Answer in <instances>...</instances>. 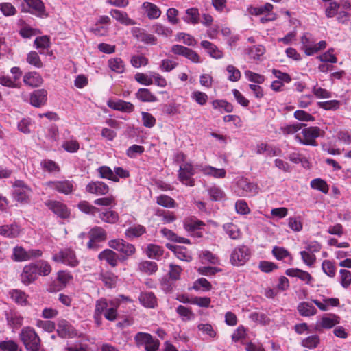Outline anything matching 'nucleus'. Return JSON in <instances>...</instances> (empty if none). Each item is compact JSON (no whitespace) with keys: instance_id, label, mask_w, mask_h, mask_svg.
I'll use <instances>...</instances> for the list:
<instances>
[{"instance_id":"nucleus-1","label":"nucleus","mask_w":351,"mask_h":351,"mask_svg":"<svg viewBox=\"0 0 351 351\" xmlns=\"http://www.w3.org/2000/svg\"><path fill=\"white\" fill-rule=\"evenodd\" d=\"M12 197L21 205H27L31 202L33 191L24 181L16 180L12 183Z\"/></svg>"},{"instance_id":"nucleus-2","label":"nucleus","mask_w":351,"mask_h":351,"mask_svg":"<svg viewBox=\"0 0 351 351\" xmlns=\"http://www.w3.org/2000/svg\"><path fill=\"white\" fill-rule=\"evenodd\" d=\"M324 131L317 126L302 129L301 133L295 135V139L302 145L317 146L316 139L324 135Z\"/></svg>"},{"instance_id":"nucleus-3","label":"nucleus","mask_w":351,"mask_h":351,"mask_svg":"<svg viewBox=\"0 0 351 351\" xmlns=\"http://www.w3.org/2000/svg\"><path fill=\"white\" fill-rule=\"evenodd\" d=\"M20 339L28 351H45L40 347V340L34 329L27 326L21 330Z\"/></svg>"},{"instance_id":"nucleus-4","label":"nucleus","mask_w":351,"mask_h":351,"mask_svg":"<svg viewBox=\"0 0 351 351\" xmlns=\"http://www.w3.org/2000/svg\"><path fill=\"white\" fill-rule=\"evenodd\" d=\"M42 254L43 252L38 249L26 250L21 246H16L13 248L12 259L16 262H23L40 257Z\"/></svg>"},{"instance_id":"nucleus-5","label":"nucleus","mask_w":351,"mask_h":351,"mask_svg":"<svg viewBox=\"0 0 351 351\" xmlns=\"http://www.w3.org/2000/svg\"><path fill=\"white\" fill-rule=\"evenodd\" d=\"M258 185L246 178H242L237 181L235 193L239 196L252 197L258 194Z\"/></svg>"},{"instance_id":"nucleus-6","label":"nucleus","mask_w":351,"mask_h":351,"mask_svg":"<svg viewBox=\"0 0 351 351\" xmlns=\"http://www.w3.org/2000/svg\"><path fill=\"white\" fill-rule=\"evenodd\" d=\"M250 258V249L246 245H238L232 250L230 261L232 265L239 267L245 265Z\"/></svg>"},{"instance_id":"nucleus-7","label":"nucleus","mask_w":351,"mask_h":351,"mask_svg":"<svg viewBox=\"0 0 351 351\" xmlns=\"http://www.w3.org/2000/svg\"><path fill=\"white\" fill-rule=\"evenodd\" d=\"M136 343L138 346H143L146 351H157L160 342L150 334L139 332L134 336Z\"/></svg>"},{"instance_id":"nucleus-8","label":"nucleus","mask_w":351,"mask_h":351,"mask_svg":"<svg viewBox=\"0 0 351 351\" xmlns=\"http://www.w3.org/2000/svg\"><path fill=\"white\" fill-rule=\"evenodd\" d=\"M97 301H103L106 303V306L104 311L103 315L107 320L113 322L117 319V310L121 304V300L119 298H113L108 300L106 298H102Z\"/></svg>"},{"instance_id":"nucleus-9","label":"nucleus","mask_w":351,"mask_h":351,"mask_svg":"<svg viewBox=\"0 0 351 351\" xmlns=\"http://www.w3.org/2000/svg\"><path fill=\"white\" fill-rule=\"evenodd\" d=\"M53 260L72 267L77 266L80 263L76 257L75 252L71 249H64L55 254Z\"/></svg>"},{"instance_id":"nucleus-10","label":"nucleus","mask_w":351,"mask_h":351,"mask_svg":"<svg viewBox=\"0 0 351 351\" xmlns=\"http://www.w3.org/2000/svg\"><path fill=\"white\" fill-rule=\"evenodd\" d=\"M340 318L335 314H327L317 319L314 326V330L321 332L324 329L332 328L339 324Z\"/></svg>"},{"instance_id":"nucleus-11","label":"nucleus","mask_w":351,"mask_h":351,"mask_svg":"<svg viewBox=\"0 0 351 351\" xmlns=\"http://www.w3.org/2000/svg\"><path fill=\"white\" fill-rule=\"evenodd\" d=\"M45 185L64 195L71 194L75 189L74 182L69 180L49 181Z\"/></svg>"},{"instance_id":"nucleus-12","label":"nucleus","mask_w":351,"mask_h":351,"mask_svg":"<svg viewBox=\"0 0 351 351\" xmlns=\"http://www.w3.org/2000/svg\"><path fill=\"white\" fill-rule=\"evenodd\" d=\"M195 173V170L191 163H184L180 166L178 178L183 184L193 186H194L195 180L193 176Z\"/></svg>"},{"instance_id":"nucleus-13","label":"nucleus","mask_w":351,"mask_h":351,"mask_svg":"<svg viewBox=\"0 0 351 351\" xmlns=\"http://www.w3.org/2000/svg\"><path fill=\"white\" fill-rule=\"evenodd\" d=\"M45 205L56 215L61 219H67L70 216V210L64 203L56 200H47Z\"/></svg>"},{"instance_id":"nucleus-14","label":"nucleus","mask_w":351,"mask_h":351,"mask_svg":"<svg viewBox=\"0 0 351 351\" xmlns=\"http://www.w3.org/2000/svg\"><path fill=\"white\" fill-rule=\"evenodd\" d=\"M110 247L116 250L121 254L129 256L134 254L135 247L132 244L128 243L123 239H113L108 242Z\"/></svg>"},{"instance_id":"nucleus-15","label":"nucleus","mask_w":351,"mask_h":351,"mask_svg":"<svg viewBox=\"0 0 351 351\" xmlns=\"http://www.w3.org/2000/svg\"><path fill=\"white\" fill-rule=\"evenodd\" d=\"M38 278L37 266L34 263L25 265L21 274V281L25 285L34 282Z\"/></svg>"},{"instance_id":"nucleus-16","label":"nucleus","mask_w":351,"mask_h":351,"mask_svg":"<svg viewBox=\"0 0 351 351\" xmlns=\"http://www.w3.org/2000/svg\"><path fill=\"white\" fill-rule=\"evenodd\" d=\"M183 224L184 229L187 232L193 233V234L197 237H202V234L198 231L202 230L205 226L203 221L197 219L195 217H190L184 220Z\"/></svg>"},{"instance_id":"nucleus-17","label":"nucleus","mask_w":351,"mask_h":351,"mask_svg":"<svg viewBox=\"0 0 351 351\" xmlns=\"http://www.w3.org/2000/svg\"><path fill=\"white\" fill-rule=\"evenodd\" d=\"M110 24V19L108 16H101L90 31L96 36H105L108 32Z\"/></svg>"},{"instance_id":"nucleus-18","label":"nucleus","mask_w":351,"mask_h":351,"mask_svg":"<svg viewBox=\"0 0 351 351\" xmlns=\"http://www.w3.org/2000/svg\"><path fill=\"white\" fill-rule=\"evenodd\" d=\"M29 7V12L38 17H46L47 14L41 0H24Z\"/></svg>"},{"instance_id":"nucleus-19","label":"nucleus","mask_w":351,"mask_h":351,"mask_svg":"<svg viewBox=\"0 0 351 351\" xmlns=\"http://www.w3.org/2000/svg\"><path fill=\"white\" fill-rule=\"evenodd\" d=\"M90 240L88 243V247L91 249L94 247L95 242H101L106 239V232L101 227H95L92 228L89 233Z\"/></svg>"},{"instance_id":"nucleus-20","label":"nucleus","mask_w":351,"mask_h":351,"mask_svg":"<svg viewBox=\"0 0 351 351\" xmlns=\"http://www.w3.org/2000/svg\"><path fill=\"white\" fill-rule=\"evenodd\" d=\"M86 190L88 193L97 195H104L108 193V186L103 182H90L86 185Z\"/></svg>"},{"instance_id":"nucleus-21","label":"nucleus","mask_w":351,"mask_h":351,"mask_svg":"<svg viewBox=\"0 0 351 351\" xmlns=\"http://www.w3.org/2000/svg\"><path fill=\"white\" fill-rule=\"evenodd\" d=\"M47 92L45 89L34 90L30 95V104L34 107L39 108L46 104Z\"/></svg>"},{"instance_id":"nucleus-22","label":"nucleus","mask_w":351,"mask_h":351,"mask_svg":"<svg viewBox=\"0 0 351 351\" xmlns=\"http://www.w3.org/2000/svg\"><path fill=\"white\" fill-rule=\"evenodd\" d=\"M72 279V276L68 272L60 271L58 273L57 280L60 285H57L56 282L50 285L48 290L50 292H55L60 290Z\"/></svg>"},{"instance_id":"nucleus-23","label":"nucleus","mask_w":351,"mask_h":351,"mask_svg":"<svg viewBox=\"0 0 351 351\" xmlns=\"http://www.w3.org/2000/svg\"><path fill=\"white\" fill-rule=\"evenodd\" d=\"M197 169L206 176H210L215 178H223L226 177V171L224 169H217L211 166L197 165Z\"/></svg>"},{"instance_id":"nucleus-24","label":"nucleus","mask_w":351,"mask_h":351,"mask_svg":"<svg viewBox=\"0 0 351 351\" xmlns=\"http://www.w3.org/2000/svg\"><path fill=\"white\" fill-rule=\"evenodd\" d=\"M21 229L16 223L0 226V235L4 237L14 239L20 234Z\"/></svg>"},{"instance_id":"nucleus-25","label":"nucleus","mask_w":351,"mask_h":351,"mask_svg":"<svg viewBox=\"0 0 351 351\" xmlns=\"http://www.w3.org/2000/svg\"><path fill=\"white\" fill-rule=\"evenodd\" d=\"M57 332L61 337H71L75 335V329L66 320L62 319L58 324Z\"/></svg>"},{"instance_id":"nucleus-26","label":"nucleus","mask_w":351,"mask_h":351,"mask_svg":"<svg viewBox=\"0 0 351 351\" xmlns=\"http://www.w3.org/2000/svg\"><path fill=\"white\" fill-rule=\"evenodd\" d=\"M139 301L146 308H154L157 305V299L154 293L149 291L141 292Z\"/></svg>"},{"instance_id":"nucleus-27","label":"nucleus","mask_w":351,"mask_h":351,"mask_svg":"<svg viewBox=\"0 0 351 351\" xmlns=\"http://www.w3.org/2000/svg\"><path fill=\"white\" fill-rule=\"evenodd\" d=\"M6 319L9 326L18 328L23 324V317L21 315L14 311H10L5 313Z\"/></svg>"},{"instance_id":"nucleus-28","label":"nucleus","mask_w":351,"mask_h":351,"mask_svg":"<svg viewBox=\"0 0 351 351\" xmlns=\"http://www.w3.org/2000/svg\"><path fill=\"white\" fill-rule=\"evenodd\" d=\"M108 105L112 109L123 112H131L134 110V106L132 103L123 100L109 101Z\"/></svg>"},{"instance_id":"nucleus-29","label":"nucleus","mask_w":351,"mask_h":351,"mask_svg":"<svg viewBox=\"0 0 351 351\" xmlns=\"http://www.w3.org/2000/svg\"><path fill=\"white\" fill-rule=\"evenodd\" d=\"M201 46L205 49L207 53L213 58L220 59L223 58V53L218 47L208 40H203L200 43Z\"/></svg>"},{"instance_id":"nucleus-30","label":"nucleus","mask_w":351,"mask_h":351,"mask_svg":"<svg viewBox=\"0 0 351 351\" xmlns=\"http://www.w3.org/2000/svg\"><path fill=\"white\" fill-rule=\"evenodd\" d=\"M111 16L120 23L125 25H133L136 23L131 19H130L126 12L119 10H112L110 12Z\"/></svg>"},{"instance_id":"nucleus-31","label":"nucleus","mask_w":351,"mask_h":351,"mask_svg":"<svg viewBox=\"0 0 351 351\" xmlns=\"http://www.w3.org/2000/svg\"><path fill=\"white\" fill-rule=\"evenodd\" d=\"M136 97L142 102H156L157 97L148 88H141L135 94Z\"/></svg>"},{"instance_id":"nucleus-32","label":"nucleus","mask_w":351,"mask_h":351,"mask_svg":"<svg viewBox=\"0 0 351 351\" xmlns=\"http://www.w3.org/2000/svg\"><path fill=\"white\" fill-rule=\"evenodd\" d=\"M23 82L27 86L37 87L42 84L43 78L36 72H29L24 75Z\"/></svg>"},{"instance_id":"nucleus-33","label":"nucleus","mask_w":351,"mask_h":351,"mask_svg":"<svg viewBox=\"0 0 351 351\" xmlns=\"http://www.w3.org/2000/svg\"><path fill=\"white\" fill-rule=\"evenodd\" d=\"M297 308L300 315L303 317L313 316L317 313L315 307L311 303L306 302H300Z\"/></svg>"},{"instance_id":"nucleus-34","label":"nucleus","mask_w":351,"mask_h":351,"mask_svg":"<svg viewBox=\"0 0 351 351\" xmlns=\"http://www.w3.org/2000/svg\"><path fill=\"white\" fill-rule=\"evenodd\" d=\"M100 260L106 261L109 265L115 267L118 263L117 254L111 250H105L102 251L98 256Z\"/></svg>"},{"instance_id":"nucleus-35","label":"nucleus","mask_w":351,"mask_h":351,"mask_svg":"<svg viewBox=\"0 0 351 351\" xmlns=\"http://www.w3.org/2000/svg\"><path fill=\"white\" fill-rule=\"evenodd\" d=\"M147 17L150 19H156L160 17L161 12L160 9L154 3L145 2L142 5Z\"/></svg>"},{"instance_id":"nucleus-36","label":"nucleus","mask_w":351,"mask_h":351,"mask_svg":"<svg viewBox=\"0 0 351 351\" xmlns=\"http://www.w3.org/2000/svg\"><path fill=\"white\" fill-rule=\"evenodd\" d=\"M10 295L16 304L25 306L27 303V295L26 293L19 289H12L10 291Z\"/></svg>"},{"instance_id":"nucleus-37","label":"nucleus","mask_w":351,"mask_h":351,"mask_svg":"<svg viewBox=\"0 0 351 351\" xmlns=\"http://www.w3.org/2000/svg\"><path fill=\"white\" fill-rule=\"evenodd\" d=\"M223 229L232 239H239L241 233L238 226L232 223H228L223 226Z\"/></svg>"},{"instance_id":"nucleus-38","label":"nucleus","mask_w":351,"mask_h":351,"mask_svg":"<svg viewBox=\"0 0 351 351\" xmlns=\"http://www.w3.org/2000/svg\"><path fill=\"white\" fill-rule=\"evenodd\" d=\"M265 52V49L263 45H257L246 49V53L250 58L259 60Z\"/></svg>"},{"instance_id":"nucleus-39","label":"nucleus","mask_w":351,"mask_h":351,"mask_svg":"<svg viewBox=\"0 0 351 351\" xmlns=\"http://www.w3.org/2000/svg\"><path fill=\"white\" fill-rule=\"evenodd\" d=\"M146 253L148 257L158 260L163 255L164 250L159 245L149 244L147 247Z\"/></svg>"},{"instance_id":"nucleus-40","label":"nucleus","mask_w":351,"mask_h":351,"mask_svg":"<svg viewBox=\"0 0 351 351\" xmlns=\"http://www.w3.org/2000/svg\"><path fill=\"white\" fill-rule=\"evenodd\" d=\"M99 177L104 179H108L113 182H119V178L114 175V171L108 166L99 167L97 169Z\"/></svg>"},{"instance_id":"nucleus-41","label":"nucleus","mask_w":351,"mask_h":351,"mask_svg":"<svg viewBox=\"0 0 351 351\" xmlns=\"http://www.w3.org/2000/svg\"><path fill=\"white\" fill-rule=\"evenodd\" d=\"M109 68L117 73H123L125 71L123 61L120 58H111L108 60Z\"/></svg>"},{"instance_id":"nucleus-42","label":"nucleus","mask_w":351,"mask_h":351,"mask_svg":"<svg viewBox=\"0 0 351 351\" xmlns=\"http://www.w3.org/2000/svg\"><path fill=\"white\" fill-rule=\"evenodd\" d=\"M272 254L274 257L280 261L285 260V258H288L289 263L292 261V256L291 254L282 247L275 246L272 250ZM286 262V261H285Z\"/></svg>"},{"instance_id":"nucleus-43","label":"nucleus","mask_w":351,"mask_h":351,"mask_svg":"<svg viewBox=\"0 0 351 351\" xmlns=\"http://www.w3.org/2000/svg\"><path fill=\"white\" fill-rule=\"evenodd\" d=\"M145 228L142 225H134L129 227L125 230V236L128 238L132 239L134 237H139L145 232Z\"/></svg>"},{"instance_id":"nucleus-44","label":"nucleus","mask_w":351,"mask_h":351,"mask_svg":"<svg viewBox=\"0 0 351 351\" xmlns=\"http://www.w3.org/2000/svg\"><path fill=\"white\" fill-rule=\"evenodd\" d=\"M139 269L142 272L151 275L158 270V265L154 261H145L139 264Z\"/></svg>"},{"instance_id":"nucleus-45","label":"nucleus","mask_w":351,"mask_h":351,"mask_svg":"<svg viewBox=\"0 0 351 351\" xmlns=\"http://www.w3.org/2000/svg\"><path fill=\"white\" fill-rule=\"evenodd\" d=\"M34 44L40 53H44L45 50L47 49L50 46L49 38L47 36L37 37L34 40Z\"/></svg>"},{"instance_id":"nucleus-46","label":"nucleus","mask_w":351,"mask_h":351,"mask_svg":"<svg viewBox=\"0 0 351 351\" xmlns=\"http://www.w3.org/2000/svg\"><path fill=\"white\" fill-rule=\"evenodd\" d=\"M106 306V304L103 301L95 302V308L93 317L97 326H99L101 324V316L103 315Z\"/></svg>"},{"instance_id":"nucleus-47","label":"nucleus","mask_w":351,"mask_h":351,"mask_svg":"<svg viewBox=\"0 0 351 351\" xmlns=\"http://www.w3.org/2000/svg\"><path fill=\"white\" fill-rule=\"evenodd\" d=\"M311 187L313 189L319 191L324 194L328 193L329 186L326 182L321 178H315L311 180Z\"/></svg>"},{"instance_id":"nucleus-48","label":"nucleus","mask_w":351,"mask_h":351,"mask_svg":"<svg viewBox=\"0 0 351 351\" xmlns=\"http://www.w3.org/2000/svg\"><path fill=\"white\" fill-rule=\"evenodd\" d=\"M99 218L106 223H114L119 219L118 214L112 210L99 213Z\"/></svg>"},{"instance_id":"nucleus-49","label":"nucleus","mask_w":351,"mask_h":351,"mask_svg":"<svg viewBox=\"0 0 351 351\" xmlns=\"http://www.w3.org/2000/svg\"><path fill=\"white\" fill-rule=\"evenodd\" d=\"M173 251L176 257L180 260L185 261H190L192 260L191 254L184 247L175 246L173 247Z\"/></svg>"},{"instance_id":"nucleus-50","label":"nucleus","mask_w":351,"mask_h":351,"mask_svg":"<svg viewBox=\"0 0 351 351\" xmlns=\"http://www.w3.org/2000/svg\"><path fill=\"white\" fill-rule=\"evenodd\" d=\"M199 12L196 8H189L186 10L184 21L188 23L196 24L199 21Z\"/></svg>"},{"instance_id":"nucleus-51","label":"nucleus","mask_w":351,"mask_h":351,"mask_svg":"<svg viewBox=\"0 0 351 351\" xmlns=\"http://www.w3.org/2000/svg\"><path fill=\"white\" fill-rule=\"evenodd\" d=\"M212 106L214 109L220 110L223 109L226 112H231L233 111V106L223 99H216L212 102Z\"/></svg>"},{"instance_id":"nucleus-52","label":"nucleus","mask_w":351,"mask_h":351,"mask_svg":"<svg viewBox=\"0 0 351 351\" xmlns=\"http://www.w3.org/2000/svg\"><path fill=\"white\" fill-rule=\"evenodd\" d=\"M79 209L86 214L95 216L96 213H99V208L90 204L86 201H82L78 204Z\"/></svg>"},{"instance_id":"nucleus-53","label":"nucleus","mask_w":351,"mask_h":351,"mask_svg":"<svg viewBox=\"0 0 351 351\" xmlns=\"http://www.w3.org/2000/svg\"><path fill=\"white\" fill-rule=\"evenodd\" d=\"M1 351H21L16 342L12 339H5L0 341Z\"/></svg>"},{"instance_id":"nucleus-54","label":"nucleus","mask_w":351,"mask_h":351,"mask_svg":"<svg viewBox=\"0 0 351 351\" xmlns=\"http://www.w3.org/2000/svg\"><path fill=\"white\" fill-rule=\"evenodd\" d=\"M322 269L324 274L330 278H333L336 274V267L332 261L324 260L322 264Z\"/></svg>"},{"instance_id":"nucleus-55","label":"nucleus","mask_w":351,"mask_h":351,"mask_svg":"<svg viewBox=\"0 0 351 351\" xmlns=\"http://www.w3.org/2000/svg\"><path fill=\"white\" fill-rule=\"evenodd\" d=\"M210 198L214 201H220L224 196L225 193L219 186H213L208 189Z\"/></svg>"},{"instance_id":"nucleus-56","label":"nucleus","mask_w":351,"mask_h":351,"mask_svg":"<svg viewBox=\"0 0 351 351\" xmlns=\"http://www.w3.org/2000/svg\"><path fill=\"white\" fill-rule=\"evenodd\" d=\"M319 341V336L317 335H313L304 339L302 341V345L305 348L313 349L318 346Z\"/></svg>"},{"instance_id":"nucleus-57","label":"nucleus","mask_w":351,"mask_h":351,"mask_svg":"<svg viewBox=\"0 0 351 351\" xmlns=\"http://www.w3.org/2000/svg\"><path fill=\"white\" fill-rule=\"evenodd\" d=\"M37 266L38 275L46 276L51 271V265L45 261H40L35 263Z\"/></svg>"},{"instance_id":"nucleus-58","label":"nucleus","mask_w":351,"mask_h":351,"mask_svg":"<svg viewBox=\"0 0 351 351\" xmlns=\"http://www.w3.org/2000/svg\"><path fill=\"white\" fill-rule=\"evenodd\" d=\"M339 278L341 285L345 289L348 288L351 284V272L341 269L339 271Z\"/></svg>"},{"instance_id":"nucleus-59","label":"nucleus","mask_w":351,"mask_h":351,"mask_svg":"<svg viewBox=\"0 0 351 351\" xmlns=\"http://www.w3.org/2000/svg\"><path fill=\"white\" fill-rule=\"evenodd\" d=\"M304 125L302 123H294L281 126L280 130L285 135L293 134L299 131Z\"/></svg>"},{"instance_id":"nucleus-60","label":"nucleus","mask_w":351,"mask_h":351,"mask_svg":"<svg viewBox=\"0 0 351 351\" xmlns=\"http://www.w3.org/2000/svg\"><path fill=\"white\" fill-rule=\"evenodd\" d=\"M226 71L228 73V79L231 82H237L240 80L241 74L240 71L233 65H228Z\"/></svg>"},{"instance_id":"nucleus-61","label":"nucleus","mask_w":351,"mask_h":351,"mask_svg":"<svg viewBox=\"0 0 351 351\" xmlns=\"http://www.w3.org/2000/svg\"><path fill=\"white\" fill-rule=\"evenodd\" d=\"M171 51L176 55L182 56L187 58L193 50L180 45H174L172 46Z\"/></svg>"},{"instance_id":"nucleus-62","label":"nucleus","mask_w":351,"mask_h":351,"mask_svg":"<svg viewBox=\"0 0 351 351\" xmlns=\"http://www.w3.org/2000/svg\"><path fill=\"white\" fill-rule=\"evenodd\" d=\"M156 202L158 204L167 208H173L176 205L174 199L165 195L158 196Z\"/></svg>"},{"instance_id":"nucleus-63","label":"nucleus","mask_w":351,"mask_h":351,"mask_svg":"<svg viewBox=\"0 0 351 351\" xmlns=\"http://www.w3.org/2000/svg\"><path fill=\"white\" fill-rule=\"evenodd\" d=\"M41 166L49 173L59 172L60 169L58 165L51 160H44L41 162Z\"/></svg>"},{"instance_id":"nucleus-64","label":"nucleus","mask_w":351,"mask_h":351,"mask_svg":"<svg viewBox=\"0 0 351 351\" xmlns=\"http://www.w3.org/2000/svg\"><path fill=\"white\" fill-rule=\"evenodd\" d=\"M191 98L201 106L205 105L208 99V95L202 91L196 90L191 93Z\"/></svg>"}]
</instances>
